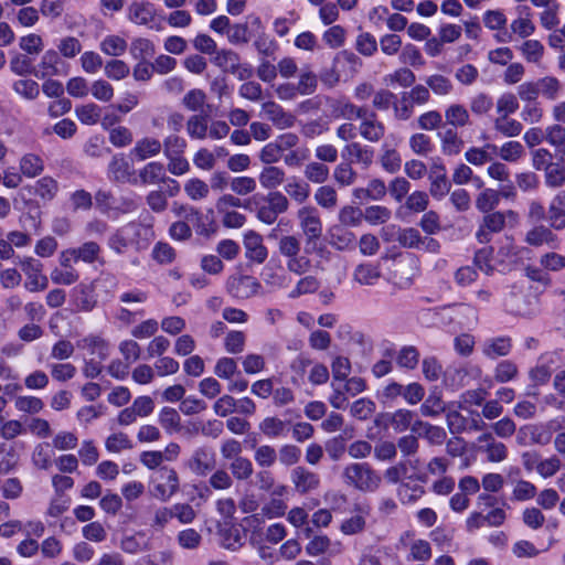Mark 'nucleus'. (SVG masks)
Wrapping results in <instances>:
<instances>
[{
	"mask_svg": "<svg viewBox=\"0 0 565 565\" xmlns=\"http://www.w3.org/2000/svg\"><path fill=\"white\" fill-rule=\"evenodd\" d=\"M341 478L345 486L362 492H374L382 482L380 473L367 462L349 463L344 467Z\"/></svg>",
	"mask_w": 565,
	"mask_h": 565,
	"instance_id": "f257e3e1",
	"label": "nucleus"
},
{
	"mask_svg": "<svg viewBox=\"0 0 565 565\" xmlns=\"http://www.w3.org/2000/svg\"><path fill=\"white\" fill-rule=\"evenodd\" d=\"M519 222V214L513 210L492 211L483 213L480 221L476 238L480 244H487L492 239V235L502 232L507 223L511 226Z\"/></svg>",
	"mask_w": 565,
	"mask_h": 565,
	"instance_id": "f03ea898",
	"label": "nucleus"
},
{
	"mask_svg": "<svg viewBox=\"0 0 565 565\" xmlns=\"http://www.w3.org/2000/svg\"><path fill=\"white\" fill-rule=\"evenodd\" d=\"M297 220L307 245H315L321 238L323 232L319 210L313 205H303L297 211Z\"/></svg>",
	"mask_w": 565,
	"mask_h": 565,
	"instance_id": "7ed1b4c3",
	"label": "nucleus"
},
{
	"mask_svg": "<svg viewBox=\"0 0 565 565\" xmlns=\"http://www.w3.org/2000/svg\"><path fill=\"white\" fill-rule=\"evenodd\" d=\"M263 200L264 203L257 205L256 217L267 225L274 224L278 215L286 213L290 205L288 198L279 191L269 192Z\"/></svg>",
	"mask_w": 565,
	"mask_h": 565,
	"instance_id": "20e7f679",
	"label": "nucleus"
},
{
	"mask_svg": "<svg viewBox=\"0 0 565 565\" xmlns=\"http://www.w3.org/2000/svg\"><path fill=\"white\" fill-rule=\"evenodd\" d=\"M553 430L547 424H530L518 429L516 443L520 446H546L552 441Z\"/></svg>",
	"mask_w": 565,
	"mask_h": 565,
	"instance_id": "39448f33",
	"label": "nucleus"
},
{
	"mask_svg": "<svg viewBox=\"0 0 565 565\" xmlns=\"http://www.w3.org/2000/svg\"><path fill=\"white\" fill-rule=\"evenodd\" d=\"M226 290L234 298L243 300L258 295L262 284L253 276L236 274L227 279Z\"/></svg>",
	"mask_w": 565,
	"mask_h": 565,
	"instance_id": "423d86ee",
	"label": "nucleus"
},
{
	"mask_svg": "<svg viewBox=\"0 0 565 565\" xmlns=\"http://www.w3.org/2000/svg\"><path fill=\"white\" fill-rule=\"evenodd\" d=\"M341 157L343 160L358 164L363 170H367L374 162V150L358 141H351L344 145Z\"/></svg>",
	"mask_w": 565,
	"mask_h": 565,
	"instance_id": "0eeeda50",
	"label": "nucleus"
},
{
	"mask_svg": "<svg viewBox=\"0 0 565 565\" xmlns=\"http://www.w3.org/2000/svg\"><path fill=\"white\" fill-rule=\"evenodd\" d=\"M23 273L28 277V281L25 282V288L31 292L41 291L47 288L49 279L46 276L42 275L43 265L40 260L26 257L20 263Z\"/></svg>",
	"mask_w": 565,
	"mask_h": 565,
	"instance_id": "6e6552de",
	"label": "nucleus"
},
{
	"mask_svg": "<svg viewBox=\"0 0 565 565\" xmlns=\"http://www.w3.org/2000/svg\"><path fill=\"white\" fill-rule=\"evenodd\" d=\"M159 481L153 489V495L161 501L169 500L179 490V477L174 469L161 467L157 473Z\"/></svg>",
	"mask_w": 565,
	"mask_h": 565,
	"instance_id": "1a4fd4ad",
	"label": "nucleus"
},
{
	"mask_svg": "<svg viewBox=\"0 0 565 565\" xmlns=\"http://www.w3.org/2000/svg\"><path fill=\"white\" fill-rule=\"evenodd\" d=\"M358 131L365 141L377 143L384 138L386 127L379 119L376 113L369 110L366 115L360 119Z\"/></svg>",
	"mask_w": 565,
	"mask_h": 565,
	"instance_id": "9d476101",
	"label": "nucleus"
},
{
	"mask_svg": "<svg viewBox=\"0 0 565 565\" xmlns=\"http://www.w3.org/2000/svg\"><path fill=\"white\" fill-rule=\"evenodd\" d=\"M290 480L295 491L302 495L313 492L320 487L319 475L303 466H297L291 470Z\"/></svg>",
	"mask_w": 565,
	"mask_h": 565,
	"instance_id": "9b49d317",
	"label": "nucleus"
},
{
	"mask_svg": "<svg viewBox=\"0 0 565 565\" xmlns=\"http://www.w3.org/2000/svg\"><path fill=\"white\" fill-rule=\"evenodd\" d=\"M245 256L250 262L263 264L268 256L267 247L264 245L263 236L255 232L248 231L244 234L243 239Z\"/></svg>",
	"mask_w": 565,
	"mask_h": 565,
	"instance_id": "f8f14e48",
	"label": "nucleus"
},
{
	"mask_svg": "<svg viewBox=\"0 0 565 565\" xmlns=\"http://www.w3.org/2000/svg\"><path fill=\"white\" fill-rule=\"evenodd\" d=\"M429 192L435 199H441L449 193L451 184L447 178L446 167L440 161H435L429 170Z\"/></svg>",
	"mask_w": 565,
	"mask_h": 565,
	"instance_id": "ddd939ff",
	"label": "nucleus"
},
{
	"mask_svg": "<svg viewBox=\"0 0 565 565\" xmlns=\"http://www.w3.org/2000/svg\"><path fill=\"white\" fill-rule=\"evenodd\" d=\"M188 467L196 476L204 477L215 467L214 455L206 447H199L189 459Z\"/></svg>",
	"mask_w": 565,
	"mask_h": 565,
	"instance_id": "4468645a",
	"label": "nucleus"
},
{
	"mask_svg": "<svg viewBox=\"0 0 565 565\" xmlns=\"http://www.w3.org/2000/svg\"><path fill=\"white\" fill-rule=\"evenodd\" d=\"M369 505H355L354 514L342 521L340 531L344 535H356L366 527V518L370 515Z\"/></svg>",
	"mask_w": 565,
	"mask_h": 565,
	"instance_id": "2eb2a0df",
	"label": "nucleus"
},
{
	"mask_svg": "<svg viewBox=\"0 0 565 565\" xmlns=\"http://www.w3.org/2000/svg\"><path fill=\"white\" fill-rule=\"evenodd\" d=\"M264 115L279 129L290 128L296 122V117L285 111L284 108L275 102H266L262 105Z\"/></svg>",
	"mask_w": 565,
	"mask_h": 565,
	"instance_id": "dca6fc26",
	"label": "nucleus"
},
{
	"mask_svg": "<svg viewBox=\"0 0 565 565\" xmlns=\"http://www.w3.org/2000/svg\"><path fill=\"white\" fill-rule=\"evenodd\" d=\"M516 11L519 17L511 22V32L523 39L529 38L535 32V24L531 19V9L527 6H519Z\"/></svg>",
	"mask_w": 565,
	"mask_h": 565,
	"instance_id": "f3484780",
	"label": "nucleus"
},
{
	"mask_svg": "<svg viewBox=\"0 0 565 565\" xmlns=\"http://www.w3.org/2000/svg\"><path fill=\"white\" fill-rule=\"evenodd\" d=\"M138 225L129 223L118 228L108 239L109 247L117 254H122L132 243V236L137 233Z\"/></svg>",
	"mask_w": 565,
	"mask_h": 565,
	"instance_id": "a211bd4d",
	"label": "nucleus"
},
{
	"mask_svg": "<svg viewBox=\"0 0 565 565\" xmlns=\"http://www.w3.org/2000/svg\"><path fill=\"white\" fill-rule=\"evenodd\" d=\"M162 150V143L153 137H143L139 139L131 149L130 154L138 161H145L158 156Z\"/></svg>",
	"mask_w": 565,
	"mask_h": 565,
	"instance_id": "6ab92c4d",
	"label": "nucleus"
},
{
	"mask_svg": "<svg viewBox=\"0 0 565 565\" xmlns=\"http://www.w3.org/2000/svg\"><path fill=\"white\" fill-rule=\"evenodd\" d=\"M446 124L449 128L457 129L471 125L469 110L465 105L452 103L448 105L444 113Z\"/></svg>",
	"mask_w": 565,
	"mask_h": 565,
	"instance_id": "aec40b11",
	"label": "nucleus"
},
{
	"mask_svg": "<svg viewBox=\"0 0 565 565\" xmlns=\"http://www.w3.org/2000/svg\"><path fill=\"white\" fill-rule=\"evenodd\" d=\"M550 226L561 231L565 228V191L558 192L550 203L547 211Z\"/></svg>",
	"mask_w": 565,
	"mask_h": 565,
	"instance_id": "412c9836",
	"label": "nucleus"
},
{
	"mask_svg": "<svg viewBox=\"0 0 565 565\" xmlns=\"http://www.w3.org/2000/svg\"><path fill=\"white\" fill-rule=\"evenodd\" d=\"M512 341L509 337H498L483 342L481 351L490 360L505 356L511 352Z\"/></svg>",
	"mask_w": 565,
	"mask_h": 565,
	"instance_id": "4be33fe9",
	"label": "nucleus"
},
{
	"mask_svg": "<svg viewBox=\"0 0 565 565\" xmlns=\"http://www.w3.org/2000/svg\"><path fill=\"white\" fill-rule=\"evenodd\" d=\"M61 64V57L58 52L55 50H47L41 58L38 67L39 71L35 76L39 78L52 77L61 74L58 65Z\"/></svg>",
	"mask_w": 565,
	"mask_h": 565,
	"instance_id": "5701e85b",
	"label": "nucleus"
},
{
	"mask_svg": "<svg viewBox=\"0 0 565 565\" xmlns=\"http://www.w3.org/2000/svg\"><path fill=\"white\" fill-rule=\"evenodd\" d=\"M438 136L440 140V149L445 156H457L462 151L465 142L456 129L447 128Z\"/></svg>",
	"mask_w": 565,
	"mask_h": 565,
	"instance_id": "b1692460",
	"label": "nucleus"
},
{
	"mask_svg": "<svg viewBox=\"0 0 565 565\" xmlns=\"http://www.w3.org/2000/svg\"><path fill=\"white\" fill-rule=\"evenodd\" d=\"M354 233L345 227L334 225L330 230V245L337 250H350L355 246Z\"/></svg>",
	"mask_w": 565,
	"mask_h": 565,
	"instance_id": "393cba45",
	"label": "nucleus"
},
{
	"mask_svg": "<svg viewBox=\"0 0 565 565\" xmlns=\"http://www.w3.org/2000/svg\"><path fill=\"white\" fill-rule=\"evenodd\" d=\"M525 242L531 246L548 245L550 247H556L557 237L553 232L544 226L537 225L530 230L525 235Z\"/></svg>",
	"mask_w": 565,
	"mask_h": 565,
	"instance_id": "a878e982",
	"label": "nucleus"
},
{
	"mask_svg": "<svg viewBox=\"0 0 565 565\" xmlns=\"http://www.w3.org/2000/svg\"><path fill=\"white\" fill-rule=\"evenodd\" d=\"M139 179L142 184H157L170 180L166 175V169L163 163L158 161L147 163L139 171Z\"/></svg>",
	"mask_w": 565,
	"mask_h": 565,
	"instance_id": "bb28decb",
	"label": "nucleus"
},
{
	"mask_svg": "<svg viewBox=\"0 0 565 565\" xmlns=\"http://www.w3.org/2000/svg\"><path fill=\"white\" fill-rule=\"evenodd\" d=\"M332 177L339 188H348L356 182L358 172L351 162L342 160L334 167Z\"/></svg>",
	"mask_w": 565,
	"mask_h": 565,
	"instance_id": "cd10ccee",
	"label": "nucleus"
},
{
	"mask_svg": "<svg viewBox=\"0 0 565 565\" xmlns=\"http://www.w3.org/2000/svg\"><path fill=\"white\" fill-rule=\"evenodd\" d=\"M286 179L285 171L276 166H266L259 173L258 180L264 189L273 190L280 186Z\"/></svg>",
	"mask_w": 565,
	"mask_h": 565,
	"instance_id": "c85d7f7f",
	"label": "nucleus"
},
{
	"mask_svg": "<svg viewBox=\"0 0 565 565\" xmlns=\"http://www.w3.org/2000/svg\"><path fill=\"white\" fill-rule=\"evenodd\" d=\"M500 204V198L497 189L486 188L483 189L475 200L476 209L481 213H488L495 211Z\"/></svg>",
	"mask_w": 565,
	"mask_h": 565,
	"instance_id": "c756f323",
	"label": "nucleus"
},
{
	"mask_svg": "<svg viewBox=\"0 0 565 565\" xmlns=\"http://www.w3.org/2000/svg\"><path fill=\"white\" fill-rule=\"evenodd\" d=\"M19 462L15 446L6 441L0 443V472L3 475L14 470Z\"/></svg>",
	"mask_w": 565,
	"mask_h": 565,
	"instance_id": "7c9ffc66",
	"label": "nucleus"
},
{
	"mask_svg": "<svg viewBox=\"0 0 565 565\" xmlns=\"http://www.w3.org/2000/svg\"><path fill=\"white\" fill-rule=\"evenodd\" d=\"M330 169L327 164L318 161H310L305 166L303 177L307 181L323 184L328 181Z\"/></svg>",
	"mask_w": 565,
	"mask_h": 565,
	"instance_id": "2f4dec72",
	"label": "nucleus"
},
{
	"mask_svg": "<svg viewBox=\"0 0 565 565\" xmlns=\"http://www.w3.org/2000/svg\"><path fill=\"white\" fill-rule=\"evenodd\" d=\"M381 277V271L377 266L372 264H360L353 271V279L360 285L371 286L374 285Z\"/></svg>",
	"mask_w": 565,
	"mask_h": 565,
	"instance_id": "473e14b6",
	"label": "nucleus"
},
{
	"mask_svg": "<svg viewBox=\"0 0 565 565\" xmlns=\"http://www.w3.org/2000/svg\"><path fill=\"white\" fill-rule=\"evenodd\" d=\"M416 268L411 264L399 263L393 271V284L399 289H407L414 284Z\"/></svg>",
	"mask_w": 565,
	"mask_h": 565,
	"instance_id": "72a5a7b5",
	"label": "nucleus"
},
{
	"mask_svg": "<svg viewBox=\"0 0 565 565\" xmlns=\"http://www.w3.org/2000/svg\"><path fill=\"white\" fill-rule=\"evenodd\" d=\"M288 423L276 417L269 416L265 417L259 423V430L269 438H278L284 436L287 431Z\"/></svg>",
	"mask_w": 565,
	"mask_h": 565,
	"instance_id": "f704fd0d",
	"label": "nucleus"
},
{
	"mask_svg": "<svg viewBox=\"0 0 565 565\" xmlns=\"http://www.w3.org/2000/svg\"><path fill=\"white\" fill-rule=\"evenodd\" d=\"M44 170V162L38 154L26 153L20 160V171L26 178H35Z\"/></svg>",
	"mask_w": 565,
	"mask_h": 565,
	"instance_id": "c9c22d12",
	"label": "nucleus"
},
{
	"mask_svg": "<svg viewBox=\"0 0 565 565\" xmlns=\"http://www.w3.org/2000/svg\"><path fill=\"white\" fill-rule=\"evenodd\" d=\"M313 199L317 205L324 210H333L338 205L337 190L328 184L319 186L315 192Z\"/></svg>",
	"mask_w": 565,
	"mask_h": 565,
	"instance_id": "e433bc0d",
	"label": "nucleus"
},
{
	"mask_svg": "<svg viewBox=\"0 0 565 565\" xmlns=\"http://www.w3.org/2000/svg\"><path fill=\"white\" fill-rule=\"evenodd\" d=\"M233 480L245 481L253 476V462L246 457H239L231 461L228 465Z\"/></svg>",
	"mask_w": 565,
	"mask_h": 565,
	"instance_id": "4c0bfd02",
	"label": "nucleus"
},
{
	"mask_svg": "<svg viewBox=\"0 0 565 565\" xmlns=\"http://www.w3.org/2000/svg\"><path fill=\"white\" fill-rule=\"evenodd\" d=\"M425 84L437 96H447L454 90V84L451 79L441 74H433L427 76Z\"/></svg>",
	"mask_w": 565,
	"mask_h": 565,
	"instance_id": "58836bf2",
	"label": "nucleus"
},
{
	"mask_svg": "<svg viewBox=\"0 0 565 565\" xmlns=\"http://www.w3.org/2000/svg\"><path fill=\"white\" fill-rule=\"evenodd\" d=\"M338 220L340 222L339 226L342 227H356L361 225L363 221V211L353 205H344L340 209L338 214Z\"/></svg>",
	"mask_w": 565,
	"mask_h": 565,
	"instance_id": "ea45409f",
	"label": "nucleus"
},
{
	"mask_svg": "<svg viewBox=\"0 0 565 565\" xmlns=\"http://www.w3.org/2000/svg\"><path fill=\"white\" fill-rule=\"evenodd\" d=\"M77 119L88 126L96 125L100 120L102 108L94 103H88L75 108Z\"/></svg>",
	"mask_w": 565,
	"mask_h": 565,
	"instance_id": "a19ab883",
	"label": "nucleus"
},
{
	"mask_svg": "<svg viewBox=\"0 0 565 565\" xmlns=\"http://www.w3.org/2000/svg\"><path fill=\"white\" fill-rule=\"evenodd\" d=\"M285 191L295 202L302 204L310 195V185L302 180L292 178L286 184Z\"/></svg>",
	"mask_w": 565,
	"mask_h": 565,
	"instance_id": "79ce46f5",
	"label": "nucleus"
},
{
	"mask_svg": "<svg viewBox=\"0 0 565 565\" xmlns=\"http://www.w3.org/2000/svg\"><path fill=\"white\" fill-rule=\"evenodd\" d=\"M207 115H193L186 121V132L192 139L203 140L207 136Z\"/></svg>",
	"mask_w": 565,
	"mask_h": 565,
	"instance_id": "37998d69",
	"label": "nucleus"
},
{
	"mask_svg": "<svg viewBox=\"0 0 565 565\" xmlns=\"http://www.w3.org/2000/svg\"><path fill=\"white\" fill-rule=\"evenodd\" d=\"M493 105L492 97L483 92L473 95L469 103L471 113L478 117L488 115L492 110Z\"/></svg>",
	"mask_w": 565,
	"mask_h": 565,
	"instance_id": "c03bdc74",
	"label": "nucleus"
},
{
	"mask_svg": "<svg viewBox=\"0 0 565 565\" xmlns=\"http://www.w3.org/2000/svg\"><path fill=\"white\" fill-rule=\"evenodd\" d=\"M127 46L126 40L119 35H107L99 44L100 51L109 56H120Z\"/></svg>",
	"mask_w": 565,
	"mask_h": 565,
	"instance_id": "a18cd8bd",
	"label": "nucleus"
},
{
	"mask_svg": "<svg viewBox=\"0 0 565 565\" xmlns=\"http://www.w3.org/2000/svg\"><path fill=\"white\" fill-rule=\"evenodd\" d=\"M159 423L167 433H178L181 429V417L179 413L171 407H163L159 414Z\"/></svg>",
	"mask_w": 565,
	"mask_h": 565,
	"instance_id": "49530a36",
	"label": "nucleus"
},
{
	"mask_svg": "<svg viewBox=\"0 0 565 565\" xmlns=\"http://www.w3.org/2000/svg\"><path fill=\"white\" fill-rule=\"evenodd\" d=\"M129 163L121 156H114L108 166L110 177L118 182H125L129 179Z\"/></svg>",
	"mask_w": 565,
	"mask_h": 565,
	"instance_id": "de8ad7c7",
	"label": "nucleus"
},
{
	"mask_svg": "<svg viewBox=\"0 0 565 565\" xmlns=\"http://www.w3.org/2000/svg\"><path fill=\"white\" fill-rule=\"evenodd\" d=\"M301 243L295 235H284L278 241V252L281 256L295 258L300 254Z\"/></svg>",
	"mask_w": 565,
	"mask_h": 565,
	"instance_id": "09e8293b",
	"label": "nucleus"
},
{
	"mask_svg": "<svg viewBox=\"0 0 565 565\" xmlns=\"http://www.w3.org/2000/svg\"><path fill=\"white\" fill-rule=\"evenodd\" d=\"M104 73L109 79L121 81L129 75L130 68L125 61L114 58L106 62Z\"/></svg>",
	"mask_w": 565,
	"mask_h": 565,
	"instance_id": "8fccbe9b",
	"label": "nucleus"
},
{
	"mask_svg": "<svg viewBox=\"0 0 565 565\" xmlns=\"http://www.w3.org/2000/svg\"><path fill=\"white\" fill-rule=\"evenodd\" d=\"M75 250L76 259L86 264H93L96 262L100 254V246L95 242H86L78 247L73 248Z\"/></svg>",
	"mask_w": 565,
	"mask_h": 565,
	"instance_id": "3c124183",
	"label": "nucleus"
},
{
	"mask_svg": "<svg viewBox=\"0 0 565 565\" xmlns=\"http://www.w3.org/2000/svg\"><path fill=\"white\" fill-rule=\"evenodd\" d=\"M396 239L405 248L422 249L423 247L422 236L414 227L398 230Z\"/></svg>",
	"mask_w": 565,
	"mask_h": 565,
	"instance_id": "603ef678",
	"label": "nucleus"
},
{
	"mask_svg": "<svg viewBox=\"0 0 565 565\" xmlns=\"http://www.w3.org/2000/svg\"><path fill=\"white\" fill-rule=\"evenodd\" d=\"M58 191L57 182L51 177H43L36 181L34 192L44 201H51Z\"/></svg>",
	"mask_w": 565,
	"mask_h": 565,
	"instance_id": "864d4df0",
	"label": "nucleus"
},
{
	"mask_svg": "<svg viewBox=\"0 0 565 565\" xmlns=\"http://www.w3.org/2000/svg\"><path fill=\"white\" fill-rule=\"evenodd\" d=\"M519 374L518 365L510 361L503 360L499 362L494 369V380L498 383H507L514 380Z\"/></svg>",
	"mask_w": 565,
	"mask_h": 565,
	"instance_id": "5fc2aeb1",
	"label": "nucleus"
},
{
	"mask_svg": "<svg viewBox=\"0 0 565 565\" xmlns=\"http://www.w3.org/2000/svg\"><path fill=\"white\" fill-rule=\"evenodd\" d=\"M184 192L194 201L205 199L210 193L209 184L198 178L188 180L184 184Z\"/></svg>",
	"mask_w": 565,
	"mask_h": 565,
	"instance_id": "6e6d98bb",
	"label": "nucleus"
},
{
	"mask_svg": "<svg viewBox=\"0 0 565 565\" xmlns=\"http://www.w3.org/2000/svg\"><path fill=\"white\" fill-rule=\"evenodd\" d=\"M391 210L381 205H372L363 211V220L372 225L386 223L391 218Z\"/></svg>",
	"mask_w": 565,
	"mask_h": 565,
	"instance_id": "4d7b16f0",
	"label": "nucleus"
},
{
	"mask_svg": "<svg viewBox=\"0 0 565 565\" xmlns=\"http://www.w3.org/2000/svg\"><path fill=\"white\" fill-rule=\"evenodd\" d=\"M241 62V56L238 53L232 50H221L217 51L213 63L221 67L224 72H231L238 63Z\"/></svg>",
	"mask_w": 565,
	"mask_h": 565,
	"instance_id": "13d9d810",
	"label": "nucleus"
},
{
	"mask_svg": "<svg viewBox=\"0 0 565 565\" xmlns=\"http://www.w3.org/2000/svg\"><path fill=\"white\" fill-rule=\"evenodd\" d=\"M257 188L256 180L252 177L241 175L231 180V190L234 194L245 196L253 193Z\"/></svg>",
	"mask_w": 565,
	"mask_h": 565,
	"instance_id": "bf43d9fd",
	"label": "nucleus"
},
{
	"mask_svg": "<svg viewBox=\"0 0 565 565\" xmlns=\"http://www.w3.org/2000/svg\"><path fill=\"white\" fill-rule=\"evenodd\" d=\"M12 88L15 94L32 100L40 95V86L33 79H18L13 83Z\"/></svg>",
	"mask_w": 565,
	"mask_h": 565,
	"instance_id": "052dcab7",
	"label": "nucleus"
},
{
	"mask_svg": "<svg viewBox=\"0 0 565 565\" xmlns=\"http://www.w3.org/2000/svg\"><path fill=\"white\" fill-rule=\"evenodd\" d=\"M493 125L494 129L505 137H515L522 131V124L509 117H498Z\"/></svg>",
	"mask_w": 565,
	"mask_h": 565,
	"instance_id": "680f3d73",
	"label": "nucleus"
},
{
	"mask_svg": "<svg viewBox=\"0 0 565 565\" xmlns=\"http://www.w3.org/2000/svg\"><path fill=\"white\" fill-rule=\"evenodd\" d=\"M396 362L401 367L414 370L419 362V352L413 347H403L396 358Z\"/></svg>",
	"mask_w": 565,
	"mask_h": 565,
	"instance_id": "e2e57ef3",
	"label": "nucleus"
},
{
	"mask_svg": "<svg viewBox=\"0 0 565 565\" xmlns=\"http://www.w3.org/2000/svg\"><path fill=\"white\" fill-rule=\"evenodd\" d=\"M161 143L166 157L183 154L188 146L186 140L178 135L167 136Z\"/></svg>",
	"mask_w": 565,
	"mask_h": 565,
	"instance_id": "0e129e2a",
	"label": "nucleus"
},
{
	"mask_svg": "<svg viewBox=\"0 0 565 565\" xmlns=\"http://www.w3.org/2000/svg\"><path fill=\"white\" fill-rule=\"evenodd\" d=\"M254 460L262 468L273 467L277 460V451L270 445H262L255 449Z\"/></svg>",
	"mask_w": 565,
	"mask_h": 565,
	"instance_id": "69168bd1",
	"label": "nucleus"
},
{
	"mask_svg": "<svg viewBox=\"0 0 565 565\" xmlns=\"http://www.w3.org/2000/svg\"><path fill=\"white\" fill-rule=\"evenodd\" d=\"M409 148L418 156H427L433 151V142L429 136L416 132L409 137Z\"/></svg>",
	"mask_w": 565,
	"mask_h": 565,
	"instance_id": "338daca9",
	"label": "nucleus"
},
{
	"mask_svg": "<svg viewBox=\"0 0 565 565\" xmlns=\"http://www.w3.org/2000/svg\"><path fill=\"white\" fill-rule=\"evenodd\" d=\"M375 412V403L369 398H360L351 405L350 413L359 420L369 419Z\"/></svg>",
	"mask_w": 565,
	"mask_h": 565,
	"instance_id": "774afa93",
	"label": "nucleus"
}]
</instances>
